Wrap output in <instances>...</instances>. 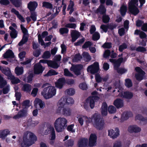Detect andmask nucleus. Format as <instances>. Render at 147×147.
Listing matches in <instances>:
<instances>
[{
    "label": "nucleus",
    "mask_w": 147,
    "mask_h": 147,
    "mask_svg": "<svg viewBox=\"0 0 147 147\" xmlns=\"http://www.w3.org/2000/svg\"><path fill=\"white\" fill-rule=\"evenodd\" d=\"M45 69V67L42 66L40 63H37L34 66V73L35 74L37 75L42 74Z\"/></svg>",
    "instance_id": "nucleus-9"
},
{
    "label": "nucleus",
    "mask_w": 147,
    "mask_h": 147,
    "mask_svg": "<svg viewBox=\"0 0 147 147\" xmlns=\"http://www.w3.org/2000/svg\"><path fill=\"white\" fill-rule=\"evenodd\" d=\"M34 103V106L36 107L37 105H38L41 109L44 108L45 106V102L41 100L38 98H35Z\"/></svg>",
    "instance_id": "nucleus-15"
},
{
    "label": "nucleus",
    "mask_w": 147,
    "mask_h": 147,
    "mask_svg": "<svg viewBox=\"0 0 147 147\" xmlns=\"http://www.w3.org/2000/svg\"><path fill=\"white\" fill-rule=\"evenodd\" d=\"M48 131H49V133L51 134V140H54L55 138V129L53 127L50 126L48 128Z\"/></svg>",
    "instance_id": "nucleus-30"
},
{
    "label": "nucleus",
    "mask_w": 147,
    "mask_h": 147,
    "mask_svg": "<svg viewBox=\"0 0 147 147\" xmlns=\"http://www.w3.org/2000/svg\"><path fill=\"white\" fill-rule=\"evenodd\" d=\"M71 37H80V33L76 30H72L71 32Z\"/></svg>",
    "instance_id": "nucleus-39"
},
{
    "label": "nucleus",
    "mask_w": 147,
    "mask_h": 147,
    "mask_svg": "<svg viewBox=\"0 0 147 147\" xmlns=\"http://www.w3.org/2000/svg\"><path fill=\"white\" fill-rule=\"evenodd\" d=\"M92 45V43L90 41H86L82 46V48L83 49H86L88 47H90Z\"/></svg>",
    "instance_id": "nucleus-48"
},
{
    "label": "nucleus",
    "mask_w": 147,
    "mask_h": 147,
    "mask_svg": "<svg viewBox=\"0 0 147 147\" xmlns=\"http://www.w3.org/2000/svg\"><path fill=\"white\" fill-rule=\"evenodd\" d=\"M59 101H62L60 102V105H61L62 104H66L68 105H70L73 104L74 102V99L71 97H62Z\"/></svg>",
    "instance_id": "nucleus-12"
},
{
    "label": "nucleus",
    "mask_w": 147,
    "mask_h": 147,
    "mask_svg": "<svg viewBox=\"0 0 147 147\" xmlns=\"http://www.w3.org/2000/svg\"><path fill=\"white\" fill-rule=\"evenodd\" d=\"M127 10V7L123 5L121 6L120 9L121 14L122 16H124Z\"/></svg>",
    "instance_id": "nucleus-44"
},
{
    "label": "nucleus",
    "mask_w": 147,
    "mask_h": 147,
    "mask_svg": "<svg viewBox=\"0 0 147 147\" xmlns=\"http://www.w3.org/2000/svg\"><path fill=\"white\" fill-rule=\"evenodd\" d=\"M51 56V54L50 51H45L42 56V58L44 59L49 58Z\"/></svg>",
    "instance_id": "nucleus-42"
},
{
    "label": "nucleus",
    "mask_w": 147,
    "mask_h": 147,
    "mask_svg": "<svg viewBox=\"0 0 147 147\" xmlns=\"http://www.w3.org/2000/svg\"><path fill=\"white\" fill-rule=\"evenodd\" d=\"M32 88L31 85L28 84H24L22 88V91L27 93H30L32 90Z\"/></svg>",
    "instance_id": "nucleus-24"
},
{
    "label": "nucleus",
    "mask_w": 147,
    "mask_h": 147,
    "mask_svg": "<svg viewBox=\"0 0 147 147\" xmlns=\"http://www.w3.org/2000/svg\"><path fill=\"white\" fill-rule=\"evenodd\" d=\"M9 133V130H4L0 134V137L2 139H5Z\"/></svg>",
    "instance_id": "nucleus-37"
},
{
    "label": "nucleus",
    "mask_w": 147,
    "mask_h": 147,
    "mask_svg": "<svg viewBox=\"0 0 147 147\" xmlns=\"http://www.w3.org/2000/svg\"><path fill=\"white\" fill-rule=\"evenodd\" d=\"M136 120H139L143 123L144 124L147 123V117H144L141 115L138 114L135 117Z\"/></svg>",
    "instance_id": "nucleus-26"
},
{
    "label": "nucleus",
    "mask_w": 147,
    "mask_h": 147,
    "mask_svg": "<svg viewBox=\"0 0 147 147\" xmlns=\"http://www.w3.org/2000/svg\"><path fill=\"white\" fill-rule=\"evenodd\" d=\"M74 144V141L72 139L67 140L65 142V145L67 147L72 146Z\"/></svg>",
    "instance_id": "nucleus-40"
},
{
    "label": "nucleus",
    "mask_w": 147,
    "mask_h": 147,
    "mask_svg": "<svg viewBox=\"0 0 147 147\" xmlns=\"http://www.w3.org/2000/svg\"><path fill=\"white\" fill-rule=\"evenodd\" d=\"M64 75L66 76L72 77L73 76V74L69 71L67 69L65 68L64 69Z\"/></svg>",
    "instance_id": "nucleus-50"
},
{
    "label": "nucleus",
    "mask_w": 147,
    "mask_h": 147,
    "mask_svg": "<svg viewBox=\"0 0 147 147\" xmlns=\"http://www.w3.org/2000/svg\"><path fill=\"white\" fill-rule=\"evenodd\" d=\"M99 97L97 96H90L86 100V102L89 104L91 109H93L95 105V102L99 100Z\"/></svg>",
    "instance_id": "nucleus-8"
},
{
    "label": "nucleus",
    "mask_w": 147,
    "mask_h": 147,
    "mask_svg": "<svg viewBox=\"0 0 147 147\" xmlns=\"http://www.w3.org/2000/svg\"><path fill=\"white\" fill-rule=\"evenodd\" d=\"M119 96L123 98L127 99H131L133 96V94L129 91L124 92L123 93L122 92L119 94Z\"/></svg>",
    "instance_id": "nucleus-18"
},
{
    "label": "nucleus",
    "mask_w": 147,
    "mask_h": 147,
    "mask_svg": "<svg viewBox=\"0 0 147 147\" xmlns=\"http://www.w3.org/2000/svg\"><path fill=\"white\" fill-rule=\"evenodd\" d=\"M66 83V80L64 78L62 77L59 78L55 82V86L59 89H61Z\"/></svg>",
    "instance_id": "nucleus-14"
},
{
    "label": "nucleus",
    "mask_w": 147,
    "mask_h": 147,
    "mask_svg": "<svg viewBox=\"0 0 147 147\" xmlns=\"http://www.w3.org/2000/svg\"><path fill=\"white\" fill-rule=\"evenodd\" d=\"M37 140L36 137L33 133L31 132L29 135V139L27 136H24L23 141L21 144V147H28L33 144Z\"/></svg>",
    "instance_id": "nucleus-3"
},
{
    "label": "nucleus",
    "mask_w": 147,
    "mask_h": 147,
    "mask_svg": "<svg viewBox=\"0 0 147 147\" xmlns=\"http://www.w3.org/2000/svg\"><path fill=\"white\" fill-rule=\"evenodd\" d=\"M10 79L13 84H17L20 82V80L19 78H15L13 75L11 76Z\"/></svg>",
    "instance_id": "nucleus-38"
},
{
    "label": "nucleus",
    "mask_w": 147,
    "mask_h": 147,
    "mask_svg": "<svg viewBox=\"0 0 147 147\" xmlns=\"http://www.w3.org/2000/svg\"><path fill=\"white\" fill-rule=\"evenodd\" d=\"M110 18L108 15L105 14L102 15V22L104 23H107L109 21Z\"/></svg>",
    "instance_id": "nucleus-34"
},
{
    "label": "nucleus",
    "mask_w": 147,
    "mask_h": 147,
    "mask_svg": "<svg viewBox=\"0 0 147 147\" xmlns=\"http://www.w3.org/2000/svg\"><path fill=\"white\" fill-rule=\"evenodd\" d=\"M68 31V29L66 28H61L59 29V32L61 34L67 33Z\"/></svg>",
    "instance_id": "nucleus-56"
},
{
    "label": "nucleus",
    "mask_w": 147,
    "mask_h": 147,
    "mask_svg": "<svg viewBox=\"0 0 147 147\" xmlns=\"http://www.w3.org/2000/svg\"><path fill=\"white\" fill-rule=\"evenodd\" d=\"M47 65L49 67L54 69H57L59 67V65L57 62L53 61L51 60H49Z\"/></svg>",
    "instance_id": "nucleus-27"
},
{
    "label": "nucleus",
    "mask_w": 147,
    "mask_h": 147,
    "mask_svg": "<svg viewBox=\"0 0 147 147\" xmlns=\"http://www.w3.org/2000/svg\"><path fill=\"white\" fill-rule=\"evenodd\" d=\"M1 71L3 74L7 76L10 77L12 75L11 74L10 69L8 67L6 68L2 67Z\"/></svg>",
    "instance_id": "nucleus-29"
},
{
    "label": "nucleus",
    "mask_w": 147,
    "mask_h": 147,
    "mask_svg": "<svg viewBox=\"0 0 147 147\" xmlns=\"http://www.w3.org/2000/svg\"><path fill=\"white\" fill-rule=\"evenodd\" d=\"M109 113L110 114L115 113L116 111V108L113 106H109L108 108Z\"/></svg>",
    "instance_id": "nucleus-43"
},
{
    "label": "nucleus",
    "mask_w": 147,
    "mask_h": 147,
    "mask_svg": "<svg viewBox=\"0 0 147 147\" xmlns=\"http://www.w3.org/2000/svg\"><path fill=\"white\" fill-rule=\"evenodd\" d=\"M74 125L73 124H71L68 125L67 128V129L69 131L71 132L72 133L75 132V130L73 129Z\"/></svg>",
    "instance_id": "nucleus-57"
},
{
    "label": "nucleus",
    "mask_w": 147,
    "mask_h": 147,
    "mask_svg": "<svg viewBox=\"0 0 147 147\" xmlns=\"http://www.w3.org/2000/svg\"><path fill=\"white\" fill-rule=\"evenodd\" d=\"M11 11L12 13H13L16 15L22 22H25V20L23 17L20 14L19 11H17L14 8H12L11 9Z\"/></svg>",
    "instance_id": "nucleus-28"
},
{
    "label": "nucleus",
    "mask_w": 147,
    "mask_h": 147,
    "mask_svg": "<svg viewBox=\"0 0 147 147\" xmlns=\"http://www.w3.org/2000/svg\"><path fill=\"white\" fill-rule=\"evenodd\" d=\"M108 135L113 139L116 138L119 135V131L118 128H115V131L113 129L108 130Z\"/></svg>",
    "instance_id": "nucleus-10"
},
{
    "label": "nucleus",
    "mask_w": 147,
    "mask_h": 147,
    "mask_svg": "<svg viewBox=\"0 0 147 147\" xmlns=\"http://www.w3.org/2000/svg\"><path fill=\"white\" fill-rule=\"evenodd\" d=\"M80 88L83 90H86L87 88V86L86 84L85 83H82L80 84L79 85Z\"/></svg>",
    "instance_id": "nucleus-59"
},
{
    "label": "nucleus",
    "mask_w": 147,
    "mask_h": 147,
    "mask_svg": "<svg viewBox=\"0 0 147 147\" xmlns=\"http://www.w3.org/2000/svg\"><path fill=\"white\" fill-rule=\"evenodd\" d=\"M113 104L117 109L121 108L123 106V101L120 99L117 98L114 100Z\"/></svg>",
    "instance_id": "nucleus-21"
},
{
    "label": "nucleus",
    "mask_w": 147,
    "mask_h": 147,
    "mask_svg": "<svg viewBox=\"0 0 147 147\" xmlns=\"http://www.w3.org/2000/svg\"><path fill=\"white\" fill-rule=\"evenodd\" d=\"M79 147H87L88 145V140L84 138L79 141L78 142Z\"/></svg>",
    "instance_id": "nucleus-25"
},
{
    "label": "nucleus",
    "mask_w": 147,
    "mask_h": 147,
    "mask_svg": "<svg viewBox=\"0 0 147 147\" xmlns=\"http://www.w3.org/2000/svg\"><path fill=\"white\" fill-rule=\"evenodd\" d=\"M133 116V114L130 111H126L123 113L121 115V120L124 121L128 119L129 117Z\"/></svg>",
    "instance_id": "nucleus-19"
},
{
    "label": "nucleus",
    "mask_w": 147,
    "mask_h": 147,
    "mask_svg": "<svg viewBox=\"0 0 147 147\" xmlns=\"http://www.w3.org/2000/svg\"><path fill=\"white\" fill-rule=\"evenodd\" d=\"M42 7L47 9H53V5L49 2L44 1L42 3Z\"/></svg>",
    "instance_id": "nucleus-32"
},
{
    "label": "nucleus",
    "mask_w": 147,
    "mask_h": 147,
    "mask_svg": "<svg viewBox=\"0 0 147 147\" xmlns=\"http://www.w3.org/2000/svg\"><path fill=\"white\" fill-rule=\"evenodd\" d=\"M41 50L40 49H36L33 52V55L35 57H38L40 55Z\"/></svg>",
    "instance_id": "nucleus-62"
},
{
    "label": "nucleus",
    "mask_w": 147,
    "mask_h": 147,
    "mask_svg": "<svg viewBox=\"0 0 147 147\" xmlns=\"http://www.w3.org/2000/svg\"><path fill=\"white\" fill-rule=\"evenodd\" d=\"M30 101L29 100H24L22 103V106L25 107V109H27L30 107Z\"/></svg>",
    "instance_id": "nucleus-55"
},
{
    "label": "nucleus",
    "mask_w": 147,
    "mask_h": 147,
    "mask_svg": "<svg viewBox=\"0 0 147 147\" xmlns=\"http://www.w3.org/2000/svg\"><path fill=\"white\" fill-rule=\"evenodd\" d=\"M49 85L48 83H46L43 84L42 86V88H44L41 94L46 99L52 98L56 93V89L55 87Z\"/></svg>",
    "instance_id": "nucleus-1"
},
{
    "label": "nucleus",
    "mask_w": 147,
    "mask_h": 147,
    "mask_svg": "<svg viewBox=\"0 0 147 147\" xmlns=\"http://www.w3.org/2000/svg\"><path fill=\"white\" fill-rule=\"evenodd\" d=\"M4 40L6 41L7 43V45H10L11 44L13 41L12 39H14L16 37H4Z\"/></svg>",
    "instance_id": "nucleus-51"
},
{
    "label": "nucleus",
    "mask_w": 147,
    "mask_h": 147,
    "mask_svg": "<svg viewBox=\"0 0 147 147\" xmlns=\"http://www.w3.org/2000/svg\"><path fill=\"white\" fill-rule=\"evenodd\" d=\"M83 66L81 64L76 65H72L70 69L76 75L78 76L81 74V70L83 69Z\"/></svg>",
    "instance_id": "nucleus-7"
},
{
    "label": "nucleus",
    "mask_w": 147,
    "mask_h": 147,
    "mask_svg": "<svg viewBox=\"0 0 147 147\" xmlns=\"http://www.w3.org/2000/svg\"><path fill=\"white\" fill-rule=\"evenodd\" d=\"M12 4L16 7H20L22 5L21 0H10Z\"/></svg>",
    "instance_id": "nucleus-31"
},
{
    "label": "nucleus",
    "mask_w": 147,
    "mask_h": 147,
    "mask_svg": "<svg viewBox=\"0 0 147 147\" xmlns=\"http://www.w3.org/2000/svg\"><path fill=\"white\" fill-rule=\"evenodd\" d=\"M65 26L68 28L75 29L76 27V25L74 23H68L66 24Z\"/></svg>",
    "instance_id": "nucleus-58"
},
{
    "label": "nucleus",
    "mask_w": 147,
    "mask_h": 147,
    "mask_svg": "<svg viewBox=\"0 0 147 147\" xmlns=\"http://www.w3.org/2000/svg\"><path fill=\"white\" fill-rule=\"evenodd\" d=\"M67 120L64 118H58L54 123V125L57 132L63 131L67 126Z\"/></svg>",
    "instance_id": "nucleus-2"
},
{
    "label": "nucleus",
    "mask_w": 147,
    "mask_h": 147,
    "mask_svg": "<svg viewBox=\"0 0 147 147\" xmlns=\"http://www.w3.org/2000/svg\"><path fill=\"white\" fill-rule=\"evenodd\" d=\"M111 51L107 49L105 51L103 54V57L105 58H107L109 57L111 54Z\"/></svg>",
    "instance_id": "nucleus-63"
},
{
    "label": "nucleus",
    "mask_w": 147,
    "mask_h": 147,
    "mask_svg": "<svg viewBox=\"0 0 147 147\" xmlns=\"http://www.w3.org/2000/svg\"><path fill=\"white\" fill-rule=\"evenodd\" d=\"M128 131L131 133H136L140 132L141 131V129L140 128L137 127L136 125H133L128 127Z\"/></svg>",
    "instance_id": "nucleus-17"
},
{
    "label": "nucleus",
    "mask_w": 147,
    "mask_h": 147,
    "mask_svg": "<svg viewBox=\"0 0 147 147\" xmlns=\"http://www.w3.org/2000/svg\"><path fill=\"white\" fill-rule=\"evenodd\" d=\"M27 109L23 108L20 110L16 115L13 116V118L17 119L26 117L27 115Z\"/></svg>",
    "instance_id": "nucleus-11"
},
{
    "label": "nucleus",
    "mask_w": 147,
    "mask_h": 147,
    "mask_svg": "<svg viewBox=\"0 0 147 147\" xmlns=\"http://www.w3.org/2000/svg\"><path fill=\"white\" fill-rule=\"evenodd\" d=\"M15 71L17 75H20L23 74L24 72L23 69L22 67H16L15 69Z\"/></svg>",
    "instance_id": "nucleus-36"
},
{
    "label": "nucleus",
    "mask_w": 147,
    "mask_h": 147,
    "mask_svg": "<svg viewBox=\"0 0 147 147\" xmlns=\"http://www.w3.org/2000/svg\"><path fill=\"white\" fill-rule=\"evenodd\" d=\"M20 28L23 34L22 37H27V36H28L29 34L28 33L27 29L24 27L22 24L21 25Z\"/></svg>",
    "instance_id": "nucleus-33"
},
{
    "label": "nucleus",
    "mask_w": 147,
    "mask_h": 147,
    "mask_svg": "<svg viewBox=\"0 0 147 147\" xmlns=\"http://www.w3.org/2000/svg\"><path fill=\"white\" fill-rule=\"evenodd\" d=\"M56 113L58 114H63L65 116H69L71 113L69 109L59 107L57 110Z\"/></svg>",
    "instance_id": "nucleus-6"
},
{
    "label": "nucleus",
    "mask_w": 147,
    "mask_h": 147,
    "mask_svg": "<svg viewBox=\"0 0 147 147\" xmlns=\"http://www.w3.org/2000/svg\"><path fill=\"white\" fill-rule=\"evenodd\" d=\"M136 51L138 52H144L146 51V50L145 48L143 47L139 46L137 48Z\"/></svg>",
    "instance_id": "nucleus-64"
},
{
    "label": "nucleus",
    "mask_w": 147,
    "mask_h": 147,
    "mask_svg": "<svg viewBox=\"0 0 147 147\" xmlns=\"http://www.w3.org/2000/svg\"><path fill=\"white\" fill-rule=\"evenodd\" d=\"M82 58V56L79 53L77 54L74 56L73 60L74 62H78V61H80Z\"/></svg>",
    "instance_id": "nucleus-46"
},
{
    "label": "nucleus",
    "mask_w": 147,
    "mask_h": 147,
    "mask_svg": "<svg viewBox=\"0 0 147 147\" xmlns=\"http://www.w3.org/2000/svg\"><path fill=\"white\" fill-rule=\"evenodd\" d=\"M28 37H22V38L21 41L18 43V45L19 46H21L26 42H27L28 40Z\"/></svg>",
    "instance_id": "nucleus-52"
},
{
    "label": "nucleus",
    "mask_w": 147,
    "mask_h": 147,
    "mask_svg": "<svg viewBox=\"0 0 147 147\" xmlns=\"http://www.w3.org/2000/svg\"><path fill=\"white\" fill-rule=\"evenodd\" d=\"M58 74V73L55 71V70L53 69H51L49 70L45 75L46 76H49L56 75Z\"/></svg>",
    "instance_id": "nucleus-41"
},
{
    "label": "nucleus",
    "mask_w": 147,
    "mask_h": 147,
    "mask_svg": "<svg viewBox=\"0 0 147 147\" xmlns=\"http://www.w3.org/2000/svg\"><path fill=\"white\" fill-rule=\"evenodd\" d=\"M129 12L134 16H136L139 12L138 9L136 6H128Z\"/></svg>",
    "instance_id": "nucleus-20"
},
{
    "label": "nucleus",
    "mask_w": 147,
    "mask_h": 147,
    "mask_svg": "<svg viewBox=\"0 0 147 147\" xmlns=\"http://www.w3.org/2000/svg\"><path fill=\"white\" fill-rule=\"evenodd\" d=\"M85 40L84 37H83L82 38L80 39L79 41L74 43V45L76 46H78L82 44Z\"/></svg>",
    "instance_id": "nucleus-54"
},
{
    "label": "nucleus",
    "mask_w": 147,
    "mask_h": 147,
    "mask_svg": "<svg viewBox=\"0 0 147 147\" xmlns=\"http://www.w3.org/2000/svg\"><path fill=\"white\" fill-rule=\"evenodd\" d=\"M67 94L70 96L73 95L75 93V90L73 88H70L66 90Z\"/></svg>",
    "instance_id": "nucleus-49"
},
{
    "label": "nucleus",
    "mask_w": 147,
    "mask_h": 147,
    "mask_svg": "<svg viewBox=\"0 0 147 147\" xmlns=\"http://www.w3.org/2000/svg\"><path fill=\"white\" fill-rule=\"evenodd\" d=\"M30 18L32 19V20L34 22L36 20L37 14L34 11H30Z\"/></svg>",
    "instance_id": "nucleus-47"
},
{
    "label": "nucleus",
    "mask_w": 147,
    "mask_h": 147,
    "mask_svg": "<svg viewBox=\"0 0 147 147\" xmlns=\"http://www.w3.org/2000/svg\"><path fill=\"white\" fill-rule=\"evenodd\" d=\"M32 122V118L30 117L28 119L26 122L24 123L23 124V125L24 127H29L31 125Z\"/></svg>",
    "instance_id": "nucleus-45"
},
{
    "label": "nucleus",
    "mask_w": 147,
    "mask_h": 147,
    "mask_svg": "<svg viewBox=\"0 0 147 147\" xmlns=\"http://www.w3.org/2000/svg\"><path fill=\"white\" fill-rule=\"evenodd\" d=\"M2 92L4 94L8 93L9 90V86H7L3 88Z\"/></svg>",
    "instance_id": "nucleus-61"
},
{
    "label": "nucleus",
    "mask_w": 147,
    "mask_h": 147,
    "mask_svg": "<svg viewBox=\"0 0 147 147\" xmlns=\"http://www.w3.org/2000/svg\"><path fill=\"white\" fill-rule=\"evenodd\" d=\"M38 5L36 1H30L28 4V8L30 11H34Z\"/></svg>",
    "instance_id": "nucleus-16"
},
{
    "label": "nucleus",
    "mask_w": 147,
    "mask_h": 147,
    "mask_svg": "<svg viewBox=\"0 0 147 147\" xmlns=\"http://www.w3.org/2000/svg\"><path fill=\"white\" fill-rule=\"evenodd\" d=\"M7 84V82L4 79L0 82V88L2 89L4 88Z\"/></svg>",
    "instance_id": "nucleus-60"
},
{
    "label": "nucleus",
    "mask_w": 147,
    "mask_h": 147,
    "mask_svg": "<svg viewBox=\"0 0 147 147\" xmlns=\"http://www.w3.org/2000/svg\"><path fill=\"white\" fill-rule=\"evenodd\" d=\"M99 65L98 62H95L93 64L89 66L87 69L88 72H90V73L94 74L96 73L99 70Z\"/></svg>",
    "instance_id": "nucleus-5"
},
{
    "label": "nucleus",
    "mask_w": 147,
    "mask_h": 147,
    "mask_svg": "<svg viewBox=\"0 0 147 147\" xmlns=\"http://www.w3.org/2000/svg\"><path fill=\"white\" fill-rule=\"evenodd\" d=\"M125 86L128 88H130L132 86L133 84L131 80L127 78L125 80Z\"/></svg>",
    "instance_id": "nucleus-35"
},
{
    "label": "nucleus",
    "mask_w": 147,
    "mask_h": 147,
    "mask_svg": "<svg viewBox=\"0 0 147 147\" xmlns=\"http://www.w3.org/2000/svg\"><path fill=\"white\" fill-rule=\"evenodd\" d=\"M3 57L5 59L13 58L14 57V53L11 50L9 49L3 54Z\"/></svg>",
    "instance_id": "nucleus-23"
},
{
    "label": "nucleus",
    "mask_w": 147,
    "mask_h": 147,
    "mask_svg": "<svg viewBox=\"0 0 147 147\" xmlns=\"http://www.w3.org/2000/svg\"><path fill=\"white\" fill-rule=\"evenodd\" d=\"M97 139V137L95 134H91L89 139V146L90 147H93L96 145Z\"/></svg>",
    "instance_id": "nucleus-13"
},
{
    "label": "nucleus",
    "mask_w": 147,
    "mask_h": 147,
    "mask_svg": "<svg viewBox=\"0 0 147 147\" xmlns=\"http://www.w3.org/2000/svg\"><path fill=\"white\" fill-rule=\"evenodd\" d=\"M127 46L125 43H123L119 47V50L120 52H122L123 51L127 49Z\"/></svg>",
    "instance_id": "nucleus-53"
},
{
    "label": "nucleus",
    "mask_w": 147,
    "mask_h": 147,
    "mask_svg": "<svg viewBox=\"0 0 147 147\" xmlns=\"http://www.w3.org/2000/svg\"><path fill=\"white\" fill-rule=\"evenodd\" d=\"M104 4H101L96 11V13H99L100 14L103 15L105 14L106 12V9L105 8Z\"/></svg>",
    "instance_id": "nucleus-22"
},
{
    "label": "nucleus",
    "mask_w": 147,
    "mask_h": 147,
    "mask_svg": "<svg viewBox=\"0 0 147 147\" xmlns=\"http://www.w3.org/2000/svg\"><path fill=\"white\" fill-rule=\"evenodd\" d=\"M93 117L94 119V126L97 130H102L104 128V121L100 116L96 113L94 114Z\"/></svg>",
    "instance_id": "nucleus-4"
}]
</instances>
